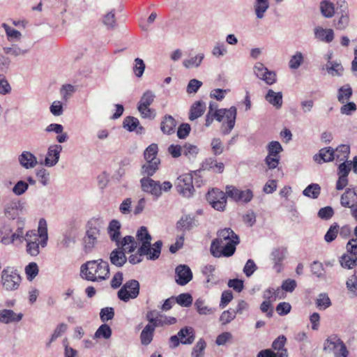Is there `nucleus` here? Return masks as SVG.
Instances as JSON below:
<instances>
[{"instance_id": "obj_1", "label": "nucleus", "mask_w": 357, "mask_h": 357, "mask_svg": "<svg viewBox=\"0 0 357 357\" xmlns=\"http://www.w3.org/2000/svg\"><path fill=\"white\" fill-rule=\"evenodd\" d=\"M239 242L238 236L231 228H225L218 231L217 238L211 243V252L215 257H231Z\"/></svg>"}, {"instance_id": "obj_2", "label": "nucleus", "mask_w": 357, "mask_h": 357, "mask_svg": "<svg viewBox=\"0 0 357 357\" xmlns=\"http://www.w3.org/2000/svg\"><path fill=\"white\" fill-rule=\"evenodd\" d=\"M81 273L89 281L100 282L105 280L109 276V264L102 259L89 261L82 265Z\"/></svg>"}, {"instance_id": "obj_3", "label": "nucleus", "mask_w": 357, "mask_h": 357, "mask_svg": "<svg viewBox=\"0 0 357 357\" xmlns=\"http://www.w3.org/2000/svg\"><path fill=\"white\" fill-rule=\"evenodd\" d=\"M236 114L237 109L234 106L229 109H216L213 114H207L205 125L208 127L212 123L213 119L221 122L224 118H226V121L223 122L221 126V132L222 135H227L231 132L235 126Z\"/></svg>"}, {"instance_id": "obj_4", "label": "nucleus", "mask_w": 357, "mask_h": 357, "mask_svg": "<svg viewBox=\"0 0 357 357\" xmlns=\"http://www.w3.org/2000/svg\"><path fill=\"white\" fill-rule=\"evenodd\" d=\"M139 183L142 191L151 195L154 199H158L163 192H169L173 187L170 181L161 183L148 176L142 177Z\"/></svg>"}, {"instance_id": "obj_5", "label": "nucleus", "mask_w": 357, "mask_h": 357, "mask_svg": "<svg viewBox=\"0 0 357 357\" xmlns=\"http://www.w3.org/2000/svg\"><path fill=\"white\" fill-rule=\"evenodd\" d=\"M22 278L19 271L12 266L5 267L1 273V284L3 290L14 291L19 289Z\"/></svg>"}, {"instance_id": "obj_6", "label": "nucleus", "mask_w": 357, "mask_h": 357, "mask_svg": "<svg viewBox=\"0 0 357 357\" xmlns=\"http://www.w3.org/2000/svg\"><path fill=\"white\" fill-rule=\"evenodd\" d=\"M324 351L333 353L335 357H347L349 351L345 344L337 335L329 336L324 343Z\"/></svg>"}, {"instance_id": "obj_7", "label": "nucleus", "mask_w": 357, "mask_h": 357, "mask_svg": "<svg viewBox=\"0 0 357 357\" xmlns=\"http://www.w3.org/2000/svg\"><path fill=\"white\" fill-rule=\"evenodd\" d=\"M155 98L154 92L150 90L146 91L142 96L137 105V109L141 116L144 119H154L155 111L151 109L149 106L153 102Z\"/></svg>"}, {"instance_id": "obj_8", "label": "nucleus", "mask_w": 357, "mask_h": 357, "mask_svg": "<svg viewBox=\"0 0 357 357\" xmlns=\"http://www.w3.org/2000/svg\"><path fill=\"white\" fill-rule=\"evenodd\" d=\"M195 338V331L192 327H184L181 328L177 335H172L169 338V347L174 349L180 344H191Z\"/></svg>"}, {"instance_id": "obj_9", "label": "nucleus", "mask_w": 357, "mask_h": 357, "mask_svg": "<svg viewBox=\"0 0 357 357\" xmlns=\"http://www.w3.org/2000/svg\"><path fill=\"white\" fill-rule=\"evenodd\" d=\"M192 176L189 174H185L179 176L176 182L175 187L177 192L184 197H190L194 192Z\"/></svg>"}, {"instance_id": "obj_10", "label": "nucleus", "mask_w": 357, "mask_h": 357, "mask_svg": "<svg viewBox=\"0 0 357 357\" xmlns=\"http://www.w3.org/2000/svg\"><path fill=\"white\" fill-rule=\"evenodd\" d=\"M139 294V283L136 280L127 281L118 291V297L120 300L128 302L130 299H134Z\"/></svg>"}, {"instance_id": "obj_11", "label": "nucleus", "mask_w": 357, "mask_h": 357, "mask_svg": "<svg viewBox=\"0 0 357 357\" xmlns=\"http://www.w3.org/2000/svg\"><path fill=\"white\" fill-rule=\"evenodd\" d=\"M38 233L35 230L28 231L24 239L26 241L31 240L33 242H39L40 245L44 248L47 245L48 239L46 221L44 219H41L39 221Z\"/></svg>"}, {"instance_id": "obj_12", "label": "nucleus", "mask_w": 357, "mask_h": 357, "mask_svg": "<svg viewBox=\"0 0 357 357\" xmlns=\"http://www.w3.org/2000/svg\"><path fill=\"white\" fill-rule=\"evenodd\" d=\"M337 4L340 6V10H337L333 25L337 30H344L349 24L348 6L344 0H339Z\"/></svg>"}, {"instance_id": "obj_13", "label": "nucleus", "mask_w": 357, "mask_h": 357, "mask_svg": "<svg viewBox=\"0 0 357 357\" xmlns=\"http://www.w3.org/2000/svg\"><path fill=\"white\" fill-rule=\"evenodd\" d=\"M100 235V227L92 222L89 223L86 236L84 238V250L91 252L96 245Z\"/></svg>"}, {"instance_id": "obj_14", "label": "nucleus", "mask_w": 357, "mask_h": 357, "mask_svg": "<svg viewBox=\"0 0 357 357\" xmlns=\"http://www.w3.org/2000/svg\"><path fill=\"white\" fill-rule=\"evenodd\" d=\"M162 242L161 241H156L152 246L153 252L151 253H142L139 252V248L135 254H132L128 257V261L131 264H137L141 262L143 259V256L146 255L149 259L155 260L157 259L160 255Z\"/></svg>"}, {"instance_id": "obj_15", "label": "nucleus", "mask_w": 357, "mask_h": 357, "mask_svg": "<svg viewBox=\"0 0 357 357\" xmlns=\"http://www.w3.org/2000/svg\"><path fill=\"white\" fill-rule=\"evenodd\" d=\"M226 194L227 197L237 202L248 203L253 198L251 190H241L233 185L227 186Z\"/></svg>"}, {"instance_id": "obj_16", "label": "nucleus", "mask_w": 357, "mask_h": 357, "mask_svg": "<svg viewBox=\"0 0 357 357\" xmlns=\"http://www.w3.org/2000/svg\"><path fill=\"white\" fill-rule=\"evenodd\" d=\"M227 194L218 190L208 192L207 200L213 208L218 211H224L227 204Z\"/></svg>"}, {"instance_id": "obj_17", "label": "nucleus", "mask_w": 357, "mask_h": 357, "mask_svg": "<svg viewBox=\"0 0 357 357\" xmlns=\"http://www.w3.org/2000/svg\"><path fill=\"white\" fill-rule=\"evenodd\" d=\"M25 210V203L19 199H12L4 205V215L14 220Z\"/></svg>"}, {"instance_id": "obj_18", "label": "nucleus", "mask_w": 357, "mask_h": 357, "mask_svg": "<svg viewBox=\"0 0 357 357\" xmlns=\"http://www.w3.org/2000/svg\"><path fill=\"white\" fill-rule=\"evenodd\" d=\"M137 240L141 243L139 252L142 253H151L153 252L151 241L152 237L146 227L142 226L137 231Z\"/></svg>"}, {"instance_id": "obj_19", "label": "nucleus", "mask_w": 357, "mask_h": 357, "mask_svg": "<svg viewBox=\"0 0 357 357\" xmlns=\"http://www.w3.org/2000/svg\"><path fill=\"white\" fill-rule=\"evenodd\" d=\"M192 279V273L188 265L180 264L175 269V280L176 282L184 286L187 284Z\"/></svg>"}, {"instance_id": "obj_20", "label": "nucleus", "mask_w": 357, "mask_h": 357, "mask_svg": "<svg viewBox=\"0 0 357 357\" xmlns=\"http://www.w3.org/2000/svg\"><path fill=\"white\" fill-rule=\"evenodd\" d=\"M62 146L59 144L51 145L48 149L45 159V165L49 167L55 166L59 160Z\"/></svg>"}, {"instance_id": "obj_21", "label": "nucleus", "mask_w": 357, "mask_h": 357, "mask_svg": "<svg viewBox=\"0 0 357 357\" xmlns=\"http://www.w3.org/2000/svg\"><path fill=\"white\" fill-rule=\"evenodd\" d=\"M22 313H15L12 310L3 309L0 310V323L8 324L10 323H17L23 318Z\"/></svg>"}, {"instance_id": "obj_22", "label": "nucleus", "mask_w": 357, "mask_h": 357, "mask_svg": "<svg viewBox=\"0 0 357 357\" xmlns=\"http://www.w3.org/2000/svg\"><path fill=\"white\" fill-rule=\"evenodd\" d=\"M18 161L22 167L26 169L34 168L38 160L36 157L30 151H24L18 157Z\"/></svg>"}, {"instance_id": "obj_23", "label": "nucleus", "mask_w": 357, "mask_h": 357, "mask_svg": "<svg viewBox=\"0 0 357 357\" xmlns=\"http://www.w3.org/2000/svg\"><path fill=\"white\" fill-rule=\"evenodd\" d=\"M313 158L319 164L333 161L335 160L334 149L330 146L321 149L319 153L315 154Z\"/></svg>"}, {"instance_id": "obj_24", "label": "nucleus", "mask_w": 357, "mask_h": 357, "mask_svg": "<svg viewBox=\"0 0 357 357\" xmlns=\"http://www.w3.org/2000/svg\"><path fill=\"white\" fill-rule=\"evenodd\" d=\"M225 165L222 162H218L216 159L208 158L205 159L202 163L201 169L204 171H212L215 173H222L224 171Z\"/></svg>"}, {"instance_id": "obj_25", "label": "nucleus", "mask_w": 357, "mask_h": 357, "mask_svg": "<svg viewBox=\"0 0 357 357\" xmlns=\"http://www.w3.org/2000/svg\"><path fill=\"white\" fill-rule=\"evenodd\" d=\"M126 253L119 247L113 250L109 255V261L116 267H122L127 261Z\"/></svg>"}, {"instance_id": "obj_26", "label": "nucleus", "mask_w": 357, "mask_h": 357, "mask_svg": "<svg viewBox=\"0 0 357 357\" xmlns=\"http://www.w3.org/2000/svg\"><path fill=\"white\" fill-rule=\"evenodd\" d=\"M282 93L275 92L273 89H268L264 96L265 100L275 109H280L282 106Z\"/></svg>"}, {"instance_id": "obj_27", "label": "nucleus", "mask_w": 357, "mask_h": 357, "mask_svg": "<svg viewBox=\"0 0 357 357\" xmlns=\"http://www.w3.org/2000/svg\"><path fill=\"white\" fill-rule=\"evenodd\" d=\"M121 223L116 220H112L108 226L107 232L112 241L117 245L121 241Z\"/></svg>"}, {"instance_id": "obj_28", "label": "nucleus", "mask_w": 357, "mask_h": 357, "mask_svg": "<svg viewBox=\"0 0 357 357\" xmlns=\"http://www.w3.org/2000/svg\"><path fill=\"white\" fill-rule=\"evenodd\" d=\"M146 163H144L140 170L141 174L143 177L148 176L151 178L159 169V165L160 163V160H155L153 161L151 160H146Z\"/></svg>"}, {"instance_id": "obj_29", "label": "nucleus", "mask_w": 357, "mask_h": 357, "mask_svg": "<svg viewBox=\"0 0 357 357\" xmlns=\"http://www.w3.org/2000/svg\"><path fill=\"white\" fill-rule=\"evenodd\" d=\"M123 250L125 253H132L137 248V242L132 236H126L116 245Z\"/></svg>"}, {"instance_id": "obj_30", "label": "nucleus", "mask_w": 357, "mask_h": 357, "mask_svg": "<svg viewBox=\"0 0 357 357\" xmlns=\"http://www.w3.org/2000/svg\"><path fill=\"white\" fill-rule=\"evenodd\" d=\"M314 31L315 38L321 41L329 43L334 38V32L331 29H324L321 26H317Z\"/></svg>"}, {"instance_id": "obj_31", "label": "nucleus", "mask_w": 357, "mask_h": 357, "mask_svg": "<svg viewBox=\"0 0 357 357\" xmlns=\"http://www.w3.org/2000/svg\"><path fill=\"white\" fill-rule=\"evenodd\" d=\"M176 122L171 115H165L160 123V129L164 134L171 135L175 132Z\"/></svg>"}, {"instance_id": "obj_32", "label": "nucleus", "mask_w": 357, "mask_h": 357, "mask_svg": "<svg viewBox=\"0 0 357 357\" xmlns=\"http://www.w3.org/2000/svg\"><path fill=\"white\" fill-rule=\"evenodd\" d=\"M197 225L194 218L187 215L182 216L176 223L177 229L182 231H189L197 227Z\"/></svg>"}, {"instance_id": "obj_33", "label": "nucleus", "mask_w": 357, "mask_h": 357, "mask_svg": "<svg viewBox=\"0 0 357 357\" xmlns=\"http://www.w3.org/2000/svg\"><path fill=\"white\" fill-rule=\"evenodd\" d=\"M357 202V192L355 190L347 189L341 196L340 204L342 206L349 208Z\"/></svg>"}, {"instance_id": "obj_34", "label": "nucleus", "mask_w": 357, "mask_h": 357, "mask_svg": "<svg viewBox=\"0 0 357 357\" xmlns=\"http://www.w3.org/2000/svg\"><path fill=\"white\" fill-rule=\"evenodd\" d=\"M123 127L128 131H136L138 134L144 132V128L139 126V120L133 116H128L123 121Z\"/></svg>"}, {"instance_id": "obj_35", "label": "nucleus", "mask_w": 357, "mask_h": 357, "mask_svg": "<svg viewBox=\"0 0 357 357\" xmlns=\"http://www.w3.org/2000/svg\"><path fill=\"white\" fill-rule=\"evenodd\" d=\"M286 340L287 339L284 335H280L278 338H276L272 344V348L274 350L278 351V353L276 354L278 355V357L288 356L287 350L284 348Z\"/></svg>"}, {"instance_id": "obj_36", "label": "nucleus", "mask_w": 357, "mask_h": 357, "mask_svg": "<svg viewBox=\"0 0 357 357\" xmlns=\"http://www.w3.org/2000/svg\"><path fill=\"white\" fill-rule=\"evenodd\" d=\"M357 254H344L340 259V263L343 268H353L357 264Z\"/></svg>"}, {"instance_id": "obj_37", "label": "nucleus", "mask_w": 357, "mask_h": 357, "mask_svg": "<svg viewBox=\"0 0 357 357\" xmlns=\"http://www.w3.org/2000/svg\"><path fill=\"white\" fill-rule=\"evenodd\" d=\"M205 109H206V105L203 102L197 101V102H195L192 105L190 110V115H189L190 120L193 121V120L197 119L198 117L201 116L204 114Z\"/></svg>"}, {"instance_id": "obj_38", "label": "nucleus", "mask_w": 357, "mask_h": 357, "mask_svg": "<svg viewBox=\"0 0 357 357\" xmlns=\"http://www.w3.org/2000/svg\"><path fill=\"white\" fill-rule=\"evenodd\" d=\"M269 8L268 0H255L254 3L255 13L258 19H262Z\"/></svg>"}, {"instance_id": "obj_39", "label": "nucleus", "mask_w": 357, "mask_h": 357, "mask_svg": "<svg viewBox=\"0 0 357 357\" xmlns=\"http://www.w3.org/2000/svg\"><path fill=\"white\" fill-rule=\"evenodd\" d=\"M335 160L338 161L347 160L350 153V146L348 144H341L334 149Z\"/></svg>"}, {"instance_id": "obj_40", "label": "nucleus", "mask_w": 357, "mask_h": 357, "mask_svg": "<svg viewBox=\"0 0 357 357\" xmlns=\"http://www.w3.org/2000/svg\"><path fill=\"white\" fill-rule=\"evenodd\" d=\"M320 11L326 18H331L335 14V6L330 1L324 0L320 3Z\"/></svg>"}, {"instance_id": "obj_41", "label": "nucleus", "mask_w": 357, "mask_h": 357, "mask_svg": "<svg viewBox=\"0 0 357 357\" xmlns=\"http://www.w3.org/2000/svg\"><path fill=\"white\" fill-rule=\"evenodd\" d=\"M352 89L349 84H345L338 89L337 100L340 102L344 104L349 100L352 96Z\"/></svg>"}, {"instance_id": "obj_42", "label": "nucleus", "mask_w": 357, "mask_h": 357, "mask_svg": "<svg viewBox=\"0 0 357 357\" xmlns=\"http://www.w3.org/2000/svg\"><path fill=\"white\" fill-rule=\"evenodd\" d=\"M155 331L153 327L146 326L140 334V341L143 345H149L153 340Z\"/></svg>"}, {"instance_id": "obj_43", "label": "nucleus", "mask_w": 357, "mask_h": 357, "mask_svg": "<svg viewBox=\"0 0 357 357\" xmlns=\"http://www.w3.org/2000/svg\"><path fill=\"white\" fill-rule=\"evenodd\" d=\"M12 228L9 225H3L0 227V242L4 245L12 243Z\"/></svg>"}, {"instance_id": "obj_44", "label": "nucleus", "mask_w": 357, "mask_h": 357, "mask_svg": "<svg viewBox=\"0 0 357 357\" xmlns=\"http://www.w3.org/2000/svg\"><path fill=\"white\" fill-rule=\"evenodd\" d=\"M204 58V54L199 53L194 57L185 59L183 61V65L186 68H198L201 65Z\"/></svg>"}, {"instance_id": "obj_45", "label": "nucleus", "mask_w": 357, "mask_h": 357, "mask_svg": "<svg viewBox=\"0 0 357 357\" xmlns=\"http://www.w3.org/2000/svg\"><path fill=\"white\" fill-rule=\"evenodd\" d=\"M268 155L280 157V153L283 151L282 146L278 141H272L267 145Z\"/></svg>"}, {"instance_id": "obj_46", "label": "nucleus", "mask_w": 357, "mask_h": 357, "mask_svg": "<svg viewBox=\"0 0 357 357\" xmlns=\"http://www.w3.org/2000/svg\"><path fill=\"white\" fill-rule=\"evenodd\" d=\"M158 151V147L156 144H151L144 151V155L146 160L153 161L155 160H160L156 157Z\"/></svg>"}, {"instance_id": "obj_47", "label": "nucleus", "mask_w": 357, "mask_h": 357, "mask_svg": "<svg viewBox=\"0 0 357 357\" xmlns=\"http://www.w3.org/2000/svg\"><path fill=\"white\" fill-rule=\"evenodd\" d=\"M321 188L317 183L309 185L303 192V194L313 199L317 198L320 194Z\"/></svg>"}, {"instance_id": "obj_48", "label": "nucleus", "mask_w": 357, "mask_h": 357, "mask_svg": "<svg viewBox=\"0 0 357 357\" xmlns=\"http://www.w3.org/2000/svg\"><path fill=\"white\" fill-rule=\"evenodd\" d=\"M2 26L6 31L8 39L10 41L18 40L20 39L22 34L20 31H18L17 30L11 27L10 26L8 25L6 23H3L2 24Z\"/></svg>"}, {"instance_id": "obj_49", "label": "nucleus", "mask_w": 357, "mask_h": 357, "mask_svg": "<svg viewBox=\"0 0 357 357\" xmlns=\"http://www.w3.org/2000/svg\"><path fill=\"white\" fill-rule=\"evenodd\" d=\"M112 335V329L107 324H102L96 331L95 337L104 339H109Z\"/></svg>"}, {"instance_id": "obj_50", "label": "nucleus", "mask_w": 357, "mask_h": 357, "mask_svg": "<svg viewBox=\"0 0 357 357\" xmlns=\"http://www.w3.org/2000/svg\"><path fill=\"white\" fill-rule=\"evenodd\" d=\"M303 62V55L301 52H296L294 54L289 62V67L291 69H298Z\"/></svg>"}, {"instance_id": "obj_51", "label": "nucleus", "mask_w": 357, "mask_h": 357, "mask_svg": "<svg viewBox=\"0 0 357 357\" xmlns=\"http://www.w3.org/2000/svg\"><path fill=\"white\" fill-rule=\"evenodd\" d=\"M198 152L199 149L195 145L185 144L183 146V154L190 160L195 158Z\"/></svg>"}, {"instance_id": "obj_52", "label": "nucleus", "mask_w": 357, "mask_h": 357, "mask_svg": "<svg viewBox=\"0 0 357 357\" xmlns=\"http://www.w3.org/2000/svg\"><path fill=\"white\" fill-rule=\"evenodd\" d=\"M195 306L200 314H211L213 313V309L206 305L204 301L202 298L196 300Z\"/></svg>"}, {"instance_id": "obj_53", "label": "nucleus", "mask_w": 357, "mask_h": 357, "mask_svg": "<svg viewBox=\"0 0 357 357\" xmlns=\"http://www.w3.org/2000/svg\"><path fill=\"white\" fill-rule=\"evenodd\" d=\"M2 50L3 54H10L14 56L24 55L28 52V50H22L16 45L3 47Z\"/></svg>"}, {"instance_id": "obj_54", "label": "nucleus", "mask_w": 357, "mask_h": 357, "mask_svg": "<svg viewBox=\"0 0 357 357\" xmlns=\"http://www.w3.org/2000/svg\"><path fill=\"white\" fill-rule=\"evenodd\" d=\"M206 344L203 339H200L192 349V357H202L204 354Z\"/></svg>"}, {"instance_id": "obj_55", "label": "nucleus", "mask_w": 357, "mask_h": 357, "mask_svg": "<svg viewBox=\"0 0 357 357\" xmlns=\"http://www.w3.org/2000/svg\"><path fill=\"white\" fill-rule=\"evenodd\" d=\"M67 325L64 323L59 324L55 328L53 334L52 335L50 341L47 343V347H50L51 343L55 341L58 337L62 335V334L67 330Z\"/></svg>"}, {"instance_id": "obj_56", "label": "nucleus", "mask_w": 357, "mask_h": 357, "mask_svg": "<svg viewBox=\"0 0 357 357\" xmlns=\"http://www.w3.org/2000/svg\"><path fill=\"white\" fill-rule=\"evenodd\" d=\"M317 307L320 310H326L331 305V302L326 294H321L316 301Z\"/></svg>"}, {"instance_id": "obj_57", "label": "nucleus", "mask_w": 357, "mask_h": 357, "mask_svg": "<svg viewBox=\"0 0 357 357\" xmlns=\"http://www.w3.org/2000/svg\"><path fill=\"white\" fill-rule=\"evenodd\" d=\"M24 220L19 219L17 220L18 227L15 232L11 233V241L12 243H14L15 241L19 240L20 241H22L24 239L23 237V227H24Z\"/></svg>"}, {"instance_id": "obj_58", "label": "nucleus", "mask_w": 357, "mask_h": 357, "mask_svg": "<svg viewBox=\"0 0 357 357\" xmlns=\"http://www.w3.org/2000/svg\"><path fill=\"white\" fill-rule=\"evenodd\" d=\"M346 285L350 292L357 296V270L348 278Z\"/></svg>"}, {"instance_id": "obj_59", "label": "nucleus", "mask_w": 357, "mask_h": 357, "mask_svg": "<svg viewBox=\"0 0 357 357\" xmlns=\"http://www.w3.org/2000/svg\"><path fill=\"white\" fill-rule=\"evenodd\" d=\"M339 225L337 223L333 224L325 234V241L328 243H331L334 241L337 237Z\"/></svg>"}, {"instance_id": "obj_60", "label": "nucleus", "mask_w": 357, "mask_h": 357, "mask_svg": "<svg viewBox=\"0 0 357 357\" xmlns=\"http://www.w3.org/2000/svg\"><path fill=\"white\" fill-rule=\"evenodd\" d=\"M176 303L183 307H189L192 303V297L190 294L183 293L176 298Z\"/></svg>"}, {"instance_id": "obj_61", "label": "nucleus", "mask_w": 357, "mask_h": 357, "mask_svg": "<svg viewBox=\"0 0 357 357\" xmlns=\"http://www.w3.org/2000/svg\"><path fill=\"white\" fill-rule=\"evenodd\" d=\"M114 317V310L113 307H107L101 309L100 317L102 322L112 320Z\"/></svg>"}, {"instance_id": "obj_62", "label": "nucleus", "mask_w": 357, "mask_h": 357, "mask_svg": "<svg viewBox=\"0 0 357 357\" xmlns=\"http://www.w3.org/2000/svg\"><path fill=\"white\" fill-rule=\"evenodd\" d=\"M351 161L345 160L338 167V176L347 177L351 171Z\"/></svg>"}, {"instance_id": "obj_63", "label": "nucleus", "mask_w": 357, "mask_h": 357, "mask_svg": "<svg viewBox=\"0 0 357 357\" xmlns=\"http://www.w3.org/2000/svg\"><path fill=\"white\" fill-rule=\"evenodd\" d=\"M236 315V312H235V310L229 309L222 313L220 320L222 324H227L235 319Z\"/></svg>"}, {"instance_id": "obj_64", "label": "nucleus", "mask_w": 357, "mask_h": 357, "mask_svg": "<svg viewBox=\"0 0 357 357\" xmlns=\"http://www.w3.org/2000/svg\"><path fill=\"white\" fill-rule=\"evenodd\" d=\"M27 279L32 280L38 273V267L35 262L29 264L25 268Z\"/></svg>"}]
</instances>
